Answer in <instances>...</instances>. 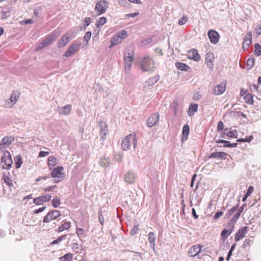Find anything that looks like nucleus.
I'll return each mask as SVG.
<instances>
[{"label":"nucleus","mask_w":261,"mask_h":261,"mask_svg":"<svg viewBox=\"0 0 261 261\" xmlns=\"http://www.w3.org/2000/svg\"><path fill=\"white\" fill-rule=\"evenodd\" d=\"M133 143L134 148H137V140L136 134H129L122 140L121 147L123 150H126L129 149L131 144Z\"/></svg>","instance_id":"f257e3e1"},{"label":"nucleus","mask_w":261,"mask_h":261,"mask_svg":"<svg viewBox=\"0 0 261 261\" xmlns=\"http://www.w3.org/2000/svg\"><path fill=\"white\" fill-rule=\"evenodd\" d=\"M60 32L58 31H55L48 36L45 39H44L42 42L39 43L36 48L37 50L41 49L45 46L51 44L54 42L59 36Z\"/></svg>","instance_id":"f03ea898"},{"label":"nucleus","mask_w":261,"mask_h":261,"mask_svg":"<svg viewBox=\"0 0 261 261\" xmlns=\"http://www.w3.org/2000/svg\"><path fill=\"white\" fill-rule=\"evenodd\" d=\"M109 8V3L106 0H100L98 1L95 6L94 10L97 15L104 14Z\"/></svg>","instance_id":"7ed1b4c3"},{"label":"nucleus","mask_w":261,"mask_h":261,"mask_svg":"<svg viewBox=\"0 0 261 261\" xmlns=\"http://www.w3.org/2000/svg\"><path fill=\"white\" fill-rule=\"evenodd\" d=\"M12 164V160L10 153L6 151L4 152L3 156L1 158V165L3 169L8 170L11 167Z\"/></svg>","instance_id":"20e7f679"},{"label":"nucleus","mask_w":261,"mask_h":261,"mask_svg":"<svg viewBox=\"0 0 261 261\" xmlns=\"http://www.w3.org/2000/svg\"><path fill=\"white\" fill-rule=\"evenodd\" d=\"M141 68L143 71L151 70L154 68V63L152 59L149 57L144 58L142 61Z\"/></svg>","instance_id":"39448f33"},{"label":"nucleus","mask_w":261,"mask_h":261,"mask_svg":"<svg viewBox=\"0 0 261 261\" xmlns=\"http://www.w3.org/2000/svg\"><path fill=\"white\" fill-rule=\"evenodd\" d=\"M63 167H58L55 168L51 173L53 177L55 178V182H59L62 181L64 177V174L62 173L63 170Z\"/></svg>","instance_id":"423d86ee"},{"label":"nucleus","mask_w":261,"mask_h":261,"mask_svg":"<svg viewBox=\"0 0 261 261\" xmlns=\"http://www.w3.org/2000/svg\"><path fill=\"white\" fill-rule=\"evenodd\" d=\"M19 98V95L16 92H13L11 97L5 101L4 107L7 108H11L17 102Z\"/></svg>","instance_id":"0eeeda50"},{"label":"nucleus","mask_w":261,"mask_h":261,"mask_svg":"<svg viewBox=\"0 0 261 261\" xmlns=\"http://www.w3.org/2000/svg\"><path fill=\"white\" fill-rule=\"evenodd\" d=\"M133 60V55L129 53L125 54L124 56V61L125 65V70L126 72L129 73L130 71L132 64Z\"/></svg>","instance_id":"6e6552de"},{"label":"nucleus","mask_w":261,"mask_h":261,"mask_svg":"<svg viewBox=\"0 0 261 261\" xmlns=\"http://www.w3.org/2000/svg\"><path fill=\"white\" fill-rule=\"evenodd\" d=\"M14 140L12 136H6L3 138L0 143V152L8 147Z\"/></svg>","instance_id":"1a4fd4ad"},{"label":"nucleus","mask_w":261,"mask_h":261,"mask_svg":"<svg viewBox=\"0 0 261 261\" xmlns=\"http://www.w3.org/2000/svg\"><path fill=\"white\" fill-rule=\"evenodd\" d=\"M51 198L50 194H46L39 197L35 198L33 199V202L37 205H41L45 202L49 201Z\"/></svg>","instance_id":"9d476101"},{"label":"nucleus","mask_w":261,"mask_h":261,"mask_svg":"<svg viewBox=\"0 0 261 261\" xmlns=\"http://www.w3.org/2000/svg\"><path fill=\"white\" fill-rule=\"evenodd\" d=\"M160 115L158 113H155L150 116L147 119V125L148 127H151L157 124L159 122Z\"/></svg>","instance_id":"9b49d317"},{"label":"nucleus","mask_w":261,"mask_h":261,"mask_svg":"<svg viewBox=\"0 0 261 261\" xmlns=\"http://www.w3.org/2000/svg\"><path fill=\"white\" fill-rule=\"evenodd\" d=\"M207 35L212 43L216 44L218 42L220 36L217 31L211 30L208 32Z\"/></svg>","instance_id":"f8f14e48"},{"label":"nucleus","mask_w":261,"mask_h":261,"mask_svg":"<svg viewBox=\"0 0 261 261\" xmlns=\"http://www.w3.org/2000/svg\"><path fill=\"white\" fill-rule=\"evenodd\" d=\"M252 35L251 32H248L243 37V48L244 50L247 49L252 42Z\"/></svg>","instance_id":"ddd939ff"},{"label":"nucleus","mask_w":261,"mask_h":261,"mask_svg":"<svg viewBox=\"0 0 261 261\" xmlns=\"http://www.w3.org/2000/svg\"><path fill=\"white\" fill-rule=\"evenodd\" d=\"M80 45L77 43H73L65 53L64 56L69 57L73 55L79 49Z\"/></svg>","instance_id":"4468645a"},{"label":"nucleus","mask_w":261,"mask_h":261,"mask_svg":"<svg viewBox=\"0 0 261 261\" xmlns=\"http://www.w3.org/2000/svg\"><path fill=\"white\" fill-rule=\"evenodd\" d=\"M247 231L248 227L247 226H243L240 228L235 234V241L238 242L243 239L247 233Z\"/></svg>","instance_id":"2eb2a0df"},{"label":"nucleus","mask_w":261,"mask_h":261,"mask_svg":"<svg viewBox=\"0 0 261 261\" xmlns=\"http://www.w3.org/2000/svg\"><path fill=\"white\" fill-rule=\"evenodd\" d=\"M226 90L225 84L223 83L216 86L213 90V94L216 95H219L225 92Z\"/></svg>","instance_id":"dca6fc26"},{"label":"nucleus","mask_w":261,"mask_h":261,"mask_svg":"<svg viewBox=\"0 0 261 261\" xmlns=\"http://www.w3.org/2000/svg\"><path fill=\"white\" fill-rule=\"evenodd\" d=\"M124 181L128 184H133L136 179L135 174L130 171L127 172L124 175Z\"/></svg>","instance_id":"f3484780"},{"label":"nucleus","mask_w":261,"mask_h":261,"mask_svg":"<svg viewBox=\"0 0 261 261\" xmlns=\"http://www.w3.org/2000/svg\"><path fill=\"white\" fill-rule=\"evenodd\" d=\"M201 247V245H193L189 249L188 254L191 256H195L200 252Z\"/></svg>","instance_id":"a211bd4d"},{"label":"nucleus","mask_w":261,"mask_h":261,"mask_svg":"<svg viewBox=\"0 0 261 261\" xmlns=\"http://www.w3.org/2000/svg\"><path fill=\"white\" fill-rule=\"evenodd\" d=\"M69 35L67 34L63 35L61 39L59 41L58 43V47L61 48L65 46L70 41Z\"/></svg>","instance_id":"6ab92c4d"},{"label":"nucleus","mask_w":261,"mask_h":261,"mask_svg":"<svg viewBox=\"0 0 261 261\" xmlns=\"http://www.w3.org/2000/svg\"><path fill=\"white\" fill-rule=\"evenodd\" d=\"M71 110V105H67L63 107L59 108V113L62 115H68Z\"/></svg>","instance_id":"aec40b11"},{"label":"nucleus","mask_w":261,"mask_h":261,"mask_svg":"<svg viewBox=\"0 0 261 261\" xmlns=\"http://www.w3.org/2000/svg\"><path fill=\"white\" fill-rule=\"evenodd\" d=\"M214 59V56L212 53H208L205 56V63L210 68H213V62Z\"/></svg>","instance_id":"412c9836"},{"label":"nucleus","mask_w":261,"mask_h":261,"mask_svg":"<svg viewBox=\"0 0 261 261\" xmlns=\"http://www.w3.org/2000/svg\"><path fill=\"white\" fill-rule=\"evenodd\" d=\"M99 127L100 128V132L103 136H101V138L102 140L105 139V136H106L108 133L107 126L106 122L101 121L99 124Z\"/></svg>","instance_id":"4be33fe9"},{"label":"nucleus","mask_w":261,"mask_h":261,"mask_svg":"<svg viewBox=\"0 0 261 261\" xmlns=\"http://www.w3.org/2000/svg\"><path fill=\"white\" fill-rule=\"evenodd\" d=\"M156 240V237L153 232H150L148 234V241L150 244V246L152 249L154 251L155 250V242Z\"/></svg>","instance_id":"5701e85b"},{"label":"nucleus","mask_w":261,"mask_h":261,"mask_svg":"<svg viewBox=\"0 0 261 261\" xmlns=\"http://www.w3.org/2000/svg\"><path fill=\"white\" fill-rule=\"evenodd\" d=\"M223 133L224 135L231 138H237L238 136V132L236 130H231L228 128L224 129Z\"/></svg>","instance_id":"b1692460"},{"label":"nucleus","mask_w":261,"mask_h":261,"mask_svg":"<svg viewBox=\"0 0 261 261\" xmlns=\"http://www.w3.org/2000/svg\"><path fill=\"white\" fill-rule=\"evenodd\" d=\"M189 58L193 59L194 61H198L200 60V56L197 50L193 49L189 51Z\"/></svg>","instance_id":"393cba45"},{"label":"nucleus","mask_w":261,"mask_h":261,"mask_svg":"<svg viewBox=\"0 0 261 261\" xmlns=\"http://www.w3.org/2000/svg\"><path fill=\"white\" fill-rule=\"evenodd\" d=\"M198 105L196 103L191 104L189 106L188 114L189 116H192L198 111Z\"/></svg>","instance_id":"a878e982"},{"label":"nucleus","mask_w":261,"mask_h":261,"mask_svg":"<svg viewBox=\"0 0 261 261\" xmlns=\"http://www.w3.org/2000/svg\"><path fill=\"white\" fill-rule=\"evenodd\" d=\"M227 154L223 152H215L212 153L208 158L225 159Z\"/></svg>","instance_id":"bb28decb"},{"label":"nucleus","mask_w":261,"mask_h":261,"mask_svg":"<svg viewBox=\"0 0 261 261\" xmlns=\"http://www.w3.org/2000/svg\"><path fill=\"white\" fill-rule=\"evenodd\" d=\"M190 131V127L188 125H185L182 128V141H185L188 139Z\"/></svg>","instance_id":"cd10ccee"},{"label":"nucleus","mask_w":261,"mask_h":261,"mask_svg":"<svg viewBox=\"0 0 261 261\" xmlns=\"http://www.w3.org/2000/svg\"><path fill=\"white\" fill-rule=\"evenodd\" d=\"M230 228L228 229H223L221 233V237L223 238H227L233 231V225H230Z\"/></svg>","instance_id":"c85d7f7f"},{"label":"nucleus","mask_w":261,"mask_h":261,"mask_svg":"<svg viewBox=\"0 0 261 261\" xmlns=\"http://www.w3.org/2000/svg\"><path fill=\"white\" fill-rule=\"evenodd\" d=\"M57 164V159L53 156H49L48 158V165L49 168H51L56 165Z\"/></svg>","instance_id":"c756f323"},{"label":"nucleus","mask_w":261,"mask_h":261,"mask_svg":"<svg viewBox=\"0 0 261 261\" xmlns=\"http://www.w3.org/2000/svg\"><path fill=\"white\" fill-rule=\"evenodd\" d=\"M70 227V222H65L58 228L57 231L61 232L64 230H67Z\"/></svg>","instance_id":"7c9ffc66"},{"label":"nucleus","mask_w":261,"mask_h":261,"mask_svg":"<svg viewBox=\"0 0 261 261\" xmlns=\"http://www.w3.org/2000/svg\"><path fill=\"white\" fill-rule=\"evenodd\" d=\"M3 180L5 183L9 187H13L14 184L13 182V180L6 174L3 175Z\"/></svg>","instance_id":"2f4dec72"},{"label":"nucleus","mask_w":261,"mask_h":261,"mask_svg":"<svg viewBox=\"0 0 261 261\" xmlns=\"http://www.w3.org/2000/svg\"><path fill=\"white\" fill-rule=\"evenodd\" d=\"M122 41L121 37L116 35L113 37L111 41V45L110 47H111L113 46L116 45Z\"/></svg>","instance_id":"473e14b6"},{"label":"nucleus","mask_w":261,"mask_h":261,"mask_svg":"<svg viewBox=\"0 0 261 261\" xmlns=\"http://www.w3.org/2000/svg\"><path fill=\"white\" fill-rule=\"evenodd\" d=\"M244 99L248 104L252 105L253 103V95L251 93L246 94L244 97Z\"/></svg>","instance_id":"72a5a7b5"},{"label":"nucleus","mask_w":261,"mask_h":261,"mask_svg":"<svg viewBox=\"0 0 261 261\" xmlns=\"http://www.w3.org/2000/svg\"><path fill=\"white\" fill-rule=\"evenodd\" d=\"M176 67L179 70L182 71H186L189 68V66L180 62H177L176 63Z\"/></svg>","instance_id":"f704fd0d"},{"label":"nucleus","mask_w":261,"mask_h":261,"mask_svg":"<svg viewBox=\"0 0 261 261\" xmlns=\"http://www.w3.org/2000/svg\"><path fill=\"white\" fill-rule=\"evenodd\" d=\"M73 257V254L69 253L59 258V261H70Z\"/></svg>","instance_id":"c9c22d12"},{"label":"nucleus","mask_w":261,"mask_h":261,"mask_svg":"<svg viewBox=\"0 0 261 261\" xmlns=\"http://www.w3.org/2000/svg\"><path fill=\"white\" fill-rule=\"evenodd\" d=\"M107 22V19L105 17H101L99 18L96 22V25L97 27H100L101 25H103Z\"/></svg>","instance_id":"e433bc0d"},{"label":"nucleus","mask_w":261,"mask_h":261,"mask_svg":"<svg viewBox=\"0 0 261 261\" xmlns=\"http://www.w3.org/2000/svg\"><path fill=\"white\" fill-rule=\"evenodd\" d=\"M15 162V167L16 169H18L20 167L22 164L21 158L20 155H17L14 159Z\"/></svg>","instance_id":"4c0bfd02"},{"label":"nucleus","mask_w":261,"mask_h":261,"mask_svg":"<svg viewBox=\"0 0 261 261\" xmlns=\"http://www.w3.org/2000/svg\"><path fill=\"white\" fill-rule=\"evenodd\" d=\"M159 80V75H155V76L150 78L147 81V83L148 85L151 86L154 85L155 83H156Z\"/></svg>","instance_id":"58836bf2"},{"label":"nucleus","mask_w":261,"mask_h":261,"mask_svg":"<svg viewBox=\"0 0 261 261\" xmlns=\"http://www.w3.org/2000/svg\"><path fill=\"white\" fill-rule=\"evenodd\" d=\"M55 219H56L54 218L53 216L51 215V213L49 212L44 217L43 222L44 223H49L51 221Z\"/></svg>","instance_id":"ea45409f"},{"label":"nucleus","mask_w":261,"mask_h":261,"mask_svg":"<svg viewBox=\"0 0 261 261\" xmlns=\"http://www.w3.org/2000/svg\"><path fill=\"white\" fill-rule=\"evenodd\" d=\"M240 212H239L238 211L237 212V213L235 214V215L233 216V218L231 219L230 221V222L229 223V225H233L234 223H235L238 219L239 218L240 215H241Z\"/></svg>","instance_id":"a19ab883"},{"label":"nucleus","mask_w":261,"mask_h":261,"mask_svg":"<svg viewBox=\"0 0 261 261\" xmlns=\"http://www.w3.org/2000/svg\"><path fill=\"white\" fill-rule=\"evenodd\" d=\"M239 207V204H238L236 206H233L228 212H227L225 215V217L226 218H229L232 214L233 213L236 212Z\"/></svg>","instance_id":"79ce46f5"},{"label":"nucleus","mask_w":261,"mask_h":261,"mask_svg":"<svg viewBox=\"0 0 261 261\" xmlns=\"http://www.w3.org/2000/svg\"><path fill=\"white\" fill-rule=\"evenodd\" d=\"M52 205L55 208L58 207L61 204L60 199L58 197H55L52 200Z\"/></svg>","instance_id":"37998d69"},{"label":"nucleus","mask_w":261,"mask_h":261,"mask_svg":"<svg viewBox=\"0 0 261 261\" xmlns=\"http://www.w3.org/2000/svg\"><path fill=\"white\" fill-rule=\"evenodd\" d=\"M255 50L254 54L257 56L261 55V46L258 43H256L254 45Z\"/></svg>","instance_id":"c03bdc74"},{"label":"nucleus","mask_w":261,"mask_h":261,"mask_svg":"<svg viewBox=\"0 0 261 261\" xmlns=\"http://www.w3.org/2000/svg\"><path fill=\"white\" fill-rule=\"evenodd\" d=\"M247 66L250 68L252 67L254 64V59L252 57H250L247 60Z\"/></svg>","instance_id":"a18cd8bd"},{"label":"nucleus","mask_w":261,"mask_h":261,"mask_svg":"<svg viewBox=\"0 0 261 261\" xmlns=\"http://www.w3.org/2000/svg\"><path fill=\"white\" fill-rule=\"evenodd\" d=\"M67 235H63L62 236L59 237L58 239L56 240L53 241L51 243V245H55L57 244L60 242H61L63 240H65L66 239Z\"/></svg>","instance_id":"49530a36"},{"label":"nucleus","mask_w":261,"mask_h":261,"mask_svg":"<svg viewBox=\"0 0 261 261\" xmlns=\"http://www.w3.org/2000/svg\"><path fill=\"white\" fill-rule=\"evenodd\" d=\"M91 19L90 17H86L83 21V27L84 29H86V28L91 23Z\"/></svg>","instance_id":"de8ad7c7"},{"label":"nucleus","mask_w":261,"mask_h":261,"mask_svg":"<svg viewBox=\"0 0 261 261\" xmlns=\"http://www.w3.org/2000/svg\"><path fill=\"white\" fill-rule=\"evenodd\" d=\"M91 37V32H87L86 33L84 36V41L86 42V44H88L89 40L90 39Z\"/></svg>","instance_id":"09e8293b"},{"label":"nucleus","mask_w":261,"mask_h":261,"mask_svg":"<svg viewBox=\"0 0 261 261\" xmlns=\"http://www.w3.org/2000/svg\"><path fill=\"white\" fill-rule=\"evenodd\" d=\"M117 35L118 36L120 37L122 40L123 39L125 38L127 36V32L124 30H122L120 32H118L117 34Z\"/></svg>","instance_id":"8fccbe9b"},{"label":"nucleus","mask_w":261,"mask_h":261,"mask_svg":"<svg viewBox=\"0 0 261 261\" xmlns=\"http://www.w3.org/2000/svg\"><path fill=\"white\" fill-rule=\"evenodd\" d=\"M107 164H108V162L106 158L100 159L99 161V164L101 167H106L107 166Z\"/></svg>","instance_id":"3c124183"},{"label":"nucleus","mask_w":261,"mask_h":261,"mask_svg":"<svg viewBox=\"0 0 261 261\" xmlns=\"http://www.w3.org/2000/svg\"><path fill=\"white\" fill-rule=\"evenodd\" d=\"M51 215L53 216L54 218H55L56 219L59 217L61 215V213L59 211L55 210L53 211L52 212H50Z\"/></svg>","instance_id":"603ef678"},{"label":"nucleus","mask_w":261,"mask_h":261,"mask_svg":"<svg viewBox=\"0 0 261 261\" xmlns=\"http://www.w3.org/2000/svg\"><path fill=\"white\" fill-rule=\"evenodd\" d=\"M188 20V17L187 16H183L178 20V24L179 25H183L186 23Z\"/></svg>","instance_id":"864d4df0"},{"label":"nucleus","mask_w":261,"mask_h":261,"mask_svg":"<svg viewBox=\"0 0 261 261\" xmlns=\"http://www.w3.org/2000/svg\"><path fill=\"white\" fill-rule=\"evenodd\" d=\"M76 234L80 238L84 236V230L81 228L76 229Z\"/></svg>","instance_id":"5fc2aeb1"},{"label":"nucleus","mask_w":261,"mask_h":261,"mask_svg":"<svg viewBox=\"0 0 261 261\" xmlns=\"http://www.w3.org/2000/svg\"><path fill=\"white\" fill-rule=\"evenodd\" d=\"M252 243H253L252 240H249V239H246L243 244V247L246 248L247 247H248V246H250Z\"/></svg>","instance_id":"6e6d98bb"},{"label":"nucleus","mask_w":261,"mask_h":261,"mask_svg":"<svg viewBox=\"0 0 261 261\" xmlns=\"http://www.w3.org/2000/svg\"><path fill=\"white\" fill-rule=\"evenodd\" d=\"M139 230V228L137 226H135L133 227L132 230L130 231V234L132 236L135 235L137 233L138 231Z\"/></svg>","instance_id":"4d7b16f0"},{"label":"nucleus","mask_w":261,"mask_h":261,"mask_svg":"<svg viewBox=\"0 0 261 261\" xmlns=\"http://www.w3.org/2000/svg\"><path fill=\"white\" fill-rule=\"evenodd\" d=\"M98 220L100 222V223L103 225L104 223L105 218L103 216L102 214V212L99 213V216H98Z\"/></svg>","instance_id":"13d9d810"},{"label":"nucleus","mask_w":261,"mask_h":261,"mask_svg":"<svg viewBox=\"0 0 261 261\" xmlns=\"http://www.w3.org/2000/svg\"><path fill=\"white\" fill-rule=\"evenodd\" d=\"M224 124L222 121H219L217 125V131L220 132L223 130Z\"/></svg>","instance_id":"bf43d9fd"},{"label":"nucleus","mask_w":261,"mask_h":261,"mask_svg":"<svg viewBox=\"0 0 261 261\" xmlns=\"http://www.w3.org/2000/svg\"><path fill=\"white\" fill-rule=\"evenodd\" d=\"M223 213L221 211H219L217 212L214 217V220H217L218 218H219L220 217H221L223 215Z\"/></svg>","instance_id":"052dcab7"},{"label":"nucleus","mask_w":261,"mask_h":261,"mask_svg":"<svg viewBox=\"0 0 261 261\" xmlns=\"http://www.w3.org/2000/svg\"><path fill=\"white\" fill-rule=\"evenodd\" d=\"M253 190L254 188L252 186H249L246 194H247L248 196H250L252 193Z\"/></svg>","instance_id":"680f3d73"},{"label":"nucleus","mask_w":261,"mask_h":261,"mask_svg":"<svg viewBox=\"0 0 261 261\" xmlns=\"http://www.w3.org/2000/svg\"><path fill=\"white\" fill-rule=\"evenodd\" d=\"M49 154V152L47 151H41L39 153V157H45Z\"/></svg>","instance_id":"e2e57ef3"},{"label":"nucleus","mask_w":261,"mask_h":261,"mask_svg":"<svg viewBox=\"0 0 261 261\" xmlns=\"http://www.w3.org/2000/svg\"><path fill=\"white\" fill-rule=\"evenodd\" d=\"M46 209V206H43L42 207H40L37 210H36L34 211V214H38L41 212H42L43 211H44Z\"/></svg>","instance_id":"0e129e2a"},{"label":"nucleus","mask_w":261,"mask_h":261,"mask_svg":"<svg viewBox=\"0 0 261 261\" xmlns=\"http://www.w3.org/2000/svg\"><path fill=\"white\" fill-rule=\"evenodd\" d=\"M57 187L56 186H50L49 187H47V188H45L44 189H43V190L45 192H49V191H53L55 188H56Z\"/></svg>","instance_id":"69168bd1"},{"label":"nucleus","mask_w":261,"mask_h":261,"mask_svg":"<svg viewBox=\"0 0 261 261\" xmlns=\"http://www.w3.org/2000/svg\"><path fill=\"white\" fill-rule=\"evenodd\" d=\"M237 145H238L237 143H233L229 144V145H224L223 146L225 147L233 148V147H236L237 146Z\"/></svg>","instance_id":"338daca9"},{"label":"nucleus","mask_w":261,"mask_h":261,"mask_svg":"<svg viewBox=\"0 0 261 261\" xmlns=\"http://www.w3.org/2000/svg\"><path fill=\"white\" fill-rule=\"evenodd\" d=\"M218 143H225V145H229V144H230L229 141L224 140H219L216 141Z\"/></svg>","instance_id":"774afa93"}]
</instances>
